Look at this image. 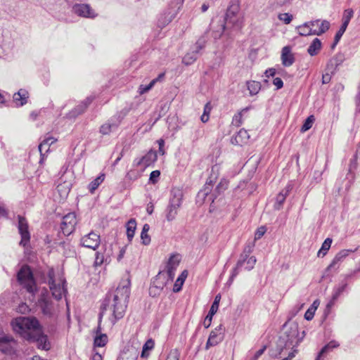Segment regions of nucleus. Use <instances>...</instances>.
Instances as JSON below:
<instances>
[{
	"label": "nucleus",
	"instance_id": "f257e3e1",
	"mask_svg": "<svg viewBox=\"0 0 360 360\" xmlns=\"http://www.w3.org/2000/svg\"><path fill=\"white\" fill-rule=\"evenodd\" d=\"M129 280L124 285H119L113 295H108L101 306L103 313L109 309L112 311L110 321L112 325L122 319L126 311L130 295Z\"/></svg>",
	"mask_w": 360,
	"mask_h": 360
},
{
	"label": "nucleus",
	"instance_id": "f03ea898",
	"mask_svg": "<svg viewBox=\"0 0 360 360\" xmlns=\"http://www.w3.org/2000/svg\"><path fill=\"white\" fill-rule=\"evenodd\" d=\"M304 331L300 335L298 325L296 322H286L283 327V332L280 335L276 348L280 357H283L288 352L297 349L296 347L302 340Z\"/></svg>",
	"mask_w": 360,
	"mask_h": 360
},
{
	"label": "nucleus",
	"instance_id": "7ed1b4c3",
	"mask_svg": "<svg viewBox=\"0 0 360 360\" xmlns=\"http://www.w3.org/2000/svg\"><path fill=\"white\" fill-rule=\"evenodd\" d=\"M11 326L13 330L27 341L42 328L39 320L34 316L17 317L12 321Z\"/></svg>",
	"mask_w": 360,
	"mask_h": 360
},
{
	"label": "nucleus",
	"instance_id": "20e7f679",
	"mask_svg": "<svg viewBox=\"0 0 360 360\" xmlns=\"http://www.w3.org/2000/svg\"><path fill=\"white\" fill-rule=\"evenodd\" d=\"M239 6L238 4H231L226 11L223 20L220 21L219 29L213 30V37L219 38L225 29L233 28L239 30L243 25L242 17L239 13Z\"/></svg>",
	"mask_w": 360,
	"mask_h": 360
},
{
	"label": "nucleus",
	"instance_id": "39448f33",
	"mask_svg": "<svg viewBox=\"0 0 360 360\" xmlns=\"http://www.w3.org/2000/svg\"><path fill=\"white\" fill-rule=\"evenodd\" d=\"M330 28V22L326 20H315L306 22L298 26L297 30L301 36L318 35L325 33Z\"/></svg>",
	"mask_w": 360,
	"mask_h": 360
},
{
	"label": "nucleus",
	"instance_id": "423d86ee",
	"mask_svg": "<svg viewBox=\"0 0 360 360\" xmlns=\"http://www.w3.org/2000/svg\"><path fill=\"white\" fill-rule=\"evenodd\" d=\"M17 279L20 285L26 289L32 297H34L37 291V285L33 274L28 266L24 265L20 268L17 274Z\"/></svg>",
	"mask_w": 360,
	"mask_h": 360
},
{
	"label": "nucleus",
	"instance_id": "0eeeda50",
	"mask_svg": "<svg viewBox=\"0 0 360 360\" xmlns=\"http://www.w3.org/2000/svg\"><path fill=\"white\" fill-rule=\"evenodd\" d=\"M37 305L40 309L44 316L49 319H53L56 316L57 307L51 300L49 292L47 289H43L41 291Z\"/></svg>",
	"mask_w": 360,
	"mask_h": 360
},
{
	"label": "nucleus",
	"instance_id": "6e6552de",
	"mask_svg": "<svg viewBox=\"0 0 360 360\" xmlns=\"http://www.w3.org/2000/svg\"><path fill=\"white\" fill-rule=\"evenodd\" d=\"M183 193L179 188H173L171 191V198L167 208L166 219L171 221L176 218L178 210L181 205Z\"/></svg>",
	"mask_w": 360,
	"mask_h": 360
},
{
	"label": "nucleus",
	"instance_id": "1a4fd4ad",
	"mask_svg": "<svg viewBox=\"0 0 360 360\" xmlns=\"http://www.w3.org/2000/svg\"><path fill=\"white\" fill-rule=\"evenodd\" d=\"M180 262V256L179 255H172L167 264L166 271H160L158 275L157 276L158 279H161L162 277L167 276V280L172 281L174 276L176 268L178 267Z\"/></svg>",
	"mask_w": 360,
	"mask_h": 360
},
{
	"label": "nucleus",
	"instance_id": "9d476101",
	"mask_svg": "<svg viewBox=\"0 0 360 360\" xmlns=\"http://www.w3.org/2000/svg\"><path fill=\"white\" fill-rule=\"evenodd\" d=\"M224 332L225 328L222 324H219L212 330L206 342L205 349H208L210 347L216 346L222 342L224 338Z\"/></svg>",
	"mask_w": 360,
	"mask_h": 360
},
{
	"label": "nucleus",
	"instance_id": "9b49d317",
	"mask_svg": "<svg viewBox=\"0 0 360 360\" xmlns=\"http://www.w3.org/2000/svg\"><path fill=\"white\" fill-rule=\"evenodd\" d=\"M77 224L76 215L73 212H70L65 215L60 224V229L65 236H70L74 231Z\"/></svg>",
	"mask_w": 360,
	"mask_h": 360
},
{
	"label": "nucleus",
	"instance_id": "f8f14e48",
	"mask_svg": "<svg viewBox=\"0 0 360 360\" xmlns=\"http://www.w3.org/2000/svg\"><path fill=\"white\" fill-rule=\"evenodd\" d=\"M255 247V241H250L247 243L244 247L243 252L240 255V258L237 262L236 266L233 269V276H236L241 268L243 266L247 258L250 256V255L253 251Z\"/></svg>",
	"mask_w": 360,
	"mask_h": 360
},
{
	"label": "nucleus",
	"instance_id": "ddd939ff",
	"mask_svg": "<svg viewBox=\"0 0 360 360\" xmlns=\"http://www.w3.org/2000/svg\"><path fill=\"white\" fill-rule=\"evenodd\" d=\"M27 342L37 343V348L40 349L48 351L51 349V344L48 336L43 333L42 328L39 329L33 336H31Z\"/></svg>",
	"mask_w": 360,
	"mask_h": 360
},
{
	"label": "nucleus",
	"instance_id": "4468645a",
	"mask_svg": "<svg viewBox=\"0 0 360 360\" xmlns=\"http://www.w3.org/2000/svg\"><path fill=\"white\" fill-rule=\"evenodd\" d=\"M72 11L77 15L87 18H94L97 16L96 13L89 4H75L72 7Z\"/></svg>",
	"mask_w": 360,
	"mask_h": 360
},
{
	"label": "nucleus",
	"instance_id": "2eb2a0df",
	"mask_svg": "<svg viewBox=\"0 0 360 360\" xmlns=\"http://www.w3.org/2000/svg\"><path fill=\"white\" fill-rule=\"evenodd\" d=\"M18 228L19 233L21 236V240L20 242V245L25 247L30 242V234L28 229L27 221L24 217L21 216H18Z\"/></svg>",
	"mask_w": 360,
	"mask_h": 360
},
{
	"label": "nucleus",
	"instance_id": "dca6fc26",
	"mask_svg": "<svg viewBox=\"0 0 360 360\" xmlns=\"http://www.w3.org/2000/svg\"><path fill=\"white\" fill-rule=\"evenodd\" d=\"M101 243L100 236L95 232H90L81 238V245L85 248L96 250Z\"/></svg>",
	"mask_w": 360,
	"mask_h": 360
},
{
	"label": "nucleus",
	"instance_id": "f3484780",
	"mask_svg": "<svg viewBox=\"0 0 360 360\" xmlns=\"http://www.w3.org/2000/svg\"><path fill=\"white\" fill-rule=\"evenodd\" d=\"M49 285L50 290L51 291L52 296L54 297L55 299L58 300H60L62 298L63 295L65 292V289L64 288L63 283H56V281L53 278V271H50L49 273Z\"/></svg>",
	"mask_w": 360,
	"mask_h": 360
},
{
	"label": "nucleus",
	"instance_id": "a211bd4d",
	"mask_svg": "<svg viewBox=\"0 0 360 360\" xmlns=\"http://www.w3.org/2000/svg\"><path fill=\"white\" fill-rule=\"evenodd\" d=\"M157 153L155 150H150L141 158H136L134 160L133 165L135 167L143 166L144 168L152 165L157 160Z\"/></svg>",
	"mask_w": 360,
	"mask_h": 360
},
{
	"label": "nucleus",
	"instance_id": "6ab92c4d",
	"mask_svg": "<svg viewBox=\"0 0 360 360\" xmlns=\"http://www.w3.org/2000/svg\"><path fill=\"white\" fill-rule=\"evenodd\" d=\"M122 118L120 115H115L111 117L107 122L104 123L100 127V133L103 135H108L111 131L117 129L121 123Z\"/></svg>",
	"mask_w": 360,
	"mask_h": 360
},
{
	"label": "nucleus",
	"instance_id": "aec40b11",
	"mask_svg": "<svg viewBox=\"0 0 360 360\" xmlns=\"http://www.w3.org/2000/svg\"><path fill=\"white\" fill-rule=\"evenodd\" d=\"M176 10L173 8L167 9L163 13L160 15L158 18V25L160 27H164L175 18L176 15Z\"/></svg>",
	"mask_w": 360,
	"mask_h": 360
},
{
	"label": "nucleus",
	"instance_id": "412c9836",
	"mask_svg": "<svg viewBox=\"0 0 360 360\" xmlns=\"http://www.w3.org/2000/svg\"><path fill=\"white\" fill-rule=\"evenodd\" d=\"M345 55L342 53H338L335 55L327 63L326 70L330 73L333 74L335 72L337 68L345 61Z\"/></svg>",
	"mask_w": 360,
	"mask_h": 360
},
{
	"label": "nucleus",
	"instance_id": "4be33fe9",
	"mask_svg": "<svg viewBox=\"0 0 360 360\" xmlns=\"http://www.w3.org/2000/svg\"><path fill=\"white\" fill-rule=\"evenodd\" d=\"M220 299L221 295L219 294L216 295L214 300L210 309V311L203 321V326L205 328H207L210 326L212 317L218 310Z\"/></svg>",
	"mask_w": 360,
	"mask_h": 360
},
{
	"label": "nucleus",
	"instance_id": "5701e85b",
	"mask_svg": "<svg viewBox=\"0 0 360 360\" xmlns=\"http://www.w3.org/2000/svg\"><path fill=\"white\" fill-rule=\"evenodd\" d=\"M292 190V186L288 184L276 197V202L274 207L276 210H279L282 208L283 205L286 199V197L289 195L290 191Z\"/></svg>",
	"mask_w": 360,
	"mask_h": 360
},
{
	"label": "nucleus",
	"instance_id": "b1692460",
	"mask_svg": "<svg viewBox=\"0 0 360 360\" xmlns=\"http://www.w3.org/2000/svg\"><path fill=\"white\" fill-rule=\"evenodd\" d=\"M356 250L357 248H355L354 250L350 249L340 250L335 255L331 263L328 266V269L335 268L336 266L338 265L340 262H342L349 255V253L354 252Z\"/></svg>",
	"mask_w": 360,
	"mask_h": 360
},
{
	"label": "nucleus",
	"instance_id": "393cba45",
	"mask_svg": "<svg viewBox=\"0 0 360 360\" xmlns=\"http://www.w3.org/2000/svg\"><path fill=\"white\" fill-rule=\"evenodd\" d=\"M249 138L250 136L248 131L244 129H241L237 134L231 138V142L232 144L241 146L246 143Z\"/></svg>",
	"mask_w": 360,
	"mask_h": 360
},
{
	"label": "nucleus",
	"instance_id": "a878e982",
	"mask_svg": "<svg viewBox=\"0 0 360 360\" xmlns=\"http://www.w3.org/2000/svg\"><path fill=\"white\" fill-rule=\"evenodd\" d=\"M56 141H57L56 139H55L53 136H49L48 137H46L41 142V143L39 145V147H38L39 150L40 152V155H41V159H40L39 163H41L44 160V154L43 153L44 149L45 150L46 153L48 152L49 150L50 146H51L53 143H54Z\"/></svg>",
	"mask_w": 360,
	"mask_h": 360
},
{
	"label": "nucleus",
	"instance_id": "bb28decb",
	"mask_svg": "<svg viewBox=\"0 0 360 360\" xmlns=\"http://www.w3.org/2000/svg\"><path fill=\"white\" fill-rule=\"evenodd\" d=\"M29 97L28 91L26 89H20L18 92L13 94V101L18 106H22L27 102Z\"/></svg>",
	"mask_w": 360,
	"mask_h": 360
},
{
	"label": "nucleus",
	"instance_id": "cd10ccee",
	"mask_svg": "<svg viewBox=\"0 0 360 360\" xmlns=\"http://www.w3.org/2000/svg\"><path fill=\"white\" fill-rule=\"evenodd\" d=\"M282 64L285 67L292 65L295 61V58L291 53V49L289 46H284L282 49L281 53Z\"/></svg>",
	"mask_w": 360,
	"mask_h": 360
},
{
	"label": "nucleus",
	"instance_id": "c85d7f7f",
	"mask_svg": "<svg viewBox=\"0 0 360 360\" xmlns=\"http://www.w3.org/2000/svg\"><path fill=\"white\" fill-rule=\"evenodd\" d=\"M91 103V99L90 98H87L85 101L77 105L72 111L70 112L69 117H75L77 115L83 113Z\"/></svg>",
	"mask_w": 360,
	"mask_h": 360
},
{
	"label": "nucleus",
	"instance_id": "c756f323",
	"mask_svg": "<svg viewBox=\"0 0 360 360\" xmlns=\"http://www.w3.org/2000/svg\"><path fill=\"white\" fill-rule=\"evenodd\" d=\"M228 181L226 179H221L217 186L214 191L212 193L210 199H212V203L214 202V200L217 199V195L224 193L228 188Z\"/></svg>",
	"mask_w": 360,
	"mask_h": 360
},
{
	"label": "nucleus",
	"instance_id": "7c9ffc66",
	"mask_svg": "<svg viewBox=\"0 0 360 360\" xmlns=\"http://www.w3.org/2000/svg\"><path fill=\"white\" fill-rule=\"evenodd\" d=\"M339 345V343H338L336 341H330L320 350L316 360H322L321 357L323 355L327 354L328 352L331 351L333 349L338 347Z\"/></svg>",
	"mask_w": 360,
	"mask_h": 360
},
{
	"label": "nucleus",
	"instance_id": "2f4dec72",
	"mask_svg": "<svg viewBox=\"0 0 360 360\" xmlns=\"http://www.w3.org/2000/svg\"><path fill=\"white\" fill-rule=\"evenodd\" d=\"M321 49V42L319 39L315 38L307 49V52L311 56L318 54Z\"/></svg>",
	"mask_w": 360,
	"mask_h": 360
},
{
	"label": "nucleus",
	"instance_id": "473e14b6",
	"mask_svg": "<svg viewBox=\"0 0 360 360\" xmlns=\"http://www.w3.org/2000/svg\"><path fill=\"white\" fill-rule=\"evenodd\" d=\"M213 183L214 181L212 179V177L210 176L209 179L206 181L204 188L198 192V197H202L203 199L207 198L212 191Z\"/></svg>",
	"mask_w": 360,
	"mask_h": 360
},
{
	"label": "nucleus",
	"instance_id": "72a5a7b5",
	"mask_svg": "<svg viewBox=\"0 0 360 360\" xmlns=\"http://www.w3.org/2000/svg\"><path fill=\"white\" fill-rule=\"evenodd\" d=\"M250 107H246L245 108H243L237 114L234 115L232 119L231 124L237 127L241 126L243 123V113L247 112L250 110Z\"/></svg>",
	"mask_w": 360,
	"mask_h": 360
},
{
	"label": "nucleus",
	"instance_id": "f704fd0d",
	"mask_svg": "<svg viewBox=\"0 0 360 360\" xmlns=\"http://www.w3.org/2000/svg\"><path fill=\"white\" fill-rule=\"evenodd\" d=\"M136 229V220L134 219H130L127 224V236L129 241H131L134 238Z\"/></svg>",
	"mask_w": 360,
	"mask_h": 360
},
{
	"label": "nucleus",
	"instance_id": "c9c22d12",
	"mask_svg": "<svg viewBox=\"0 0 360 360\" xmlns=\"http://www.w3.org/2000/svg\"><path fill=\"white\" fill-rule=\"evenodd\" d=\"M105 179V174H101L94 180H93L88 186L89 191L91 193H94L98 187L103 182Z\"/></svg>",
	"mask_w": 360,
	"mask_h": 360
},
{
	"label": "nucleus",
	"instance_id": "e433bc0d",
	"mask_svg": "<svg viewBox=\"0 0 360 360\" xmlns=\"http://www.w3.org/2000/svg\"><path fill=\"white\" fill-rule=\"evenodd\" d=\"M207 41V37L206 36V33L201 36L195 42V44L193 46L192 49H193L195 53H200V51L205 47L206 43Z\"/></svg>",
	"mask_w": 360,
	"mask_h": 360
},
{
	"label": "nucleus",
	"instance_id": "4c0bfd02",
	"mask_svg": "<svg viewBox=\"0 0 360 360\" xmlns=\"http://www.w3.org/2000/svg\"><path fill=\"white\" fill-rule=\"evenodd\" d=\"M198 54L199 53H195V51L191 49V51L187 53L183 58V63H184L186 65L193 64L198 58Z\"/></svg>",
	"mask_w": 360,
	"mask_h": 360
},
{
	"label": "nucleus",
	"instance_id": "58836bf2",
	"mask_svg": "<svg viewBox=\"0 0 360 360\" xmlns=\"http://www.w3.org/2000/svg\"><path fill=\"white\" fill-rule=\"evenodd\" d=\"M187 274H188L187 271H184L181 273V274L178 277L177 280L176 281V282L174 285V288H173V291L174 292H179L181 290L182 285L187 277Z\"/></svg>",
	"mask_w": 360,
	"mask_h": 360
},
{
	"label": "nucleus",
	"instance_id": "ea45409f",
	"mask_svg": "<svg viewBox=\"0 0 360 360\" xmlns=\"http://www.w3.org/2000/svg\"><path fill=\"white\" fill-rule=\"evenodd\" d=\"M347 285L345 283L334 288L332 295V298L329 304H333L335 302V300L339 297V296L345 291V290L347 288Z\"/></svg>",
	"mask_w": 360,
	"mask_h": 360
},
{
	"label": "nucleus",
	"instance_id": "a19ab883",
	"mask_svg": "<svg viewBox=\"0 0 360 360\" xmlns=\"http://www.w3.org/2000/svg\"><path fill=\"white\" fill-rule=\"evenodd\" d=\"M333 240L330 238H327L322 243L321 249L318 252V257H323L326 255L327 252L330 248Z\"/></svg>",
	"mask_w": 360,
	"mask_h": 360
},
{
	"label": "nucleus",
	"instance_id": "79ce46f5",
	"mask_svg": "<svg viewBox=\"0 0 360 360\" xmlns=\"http://www.w3.org/2000/svg\"><path fill=\"white\" fill-rule=\"evenodd\" d=\"M247 86L251 96L256 95L261 89V84L256 81L248 82Z\"/></svg>",
	"mask_w": 360,
	"mask_h": 360
},
{
	"label": "nucleus",
	"instance_id": "37998d69",
	"mask_svg": "<svg viewBox=\"0 0 360 360\" xmlns=\"http://www.w3.org/2000/svg\"><path fill=\"white\" fill-rule=\"evenodd\" d=\"M150 229V226L148 224H145L143 226L141 233V239L142 240V243L145 245H148L150 243V238L148 234V232Z\"/></svg>",
	"mask_w": 360,
	"mask_h": 360
},
{
	"label": "nucleus",
	"instance_id": "c03bdc74",
	"mask_svg": "<svg viewBox=\"0 0 360 360\" xmlns=\"http://www.w3.org/2000/svg\"><path fill=\"white\" fill-rule=\"evenodd\" d=\"M108 342V336L105 334L100 333L94 338V345L96 347H104Z\"/></svg>",
	"mask_w": 360,
	"mask_h": 360
},
{
	"label": "nucleus",
	"instance_id": "a18cd8bd",
	"mask_svg": "<svg viewBox=\"0 0 360 360\" xmlns=\"http://www.w3.org/2000/svg\"><path fill=\"white\" fill-rule=\"evenodd\" d=\"M347 27V26H346L345 25H341L340 28L339 29V30L336 32V34L335 35L334 42L332 45V49H333L337 45V44L339 42L342 36L345 33Z\"/></svg>",
	"mask_w": 360,
	"mask_h": 360
},
{
	"label": "nucleus",
	"instance_id": "49530a36",
	"mask_svg": "<svg viewBox=\"0 0 360 360\" xmlns=\"http://www.w3.org/2000/svg\"><path fill=\"white\" fill-rule=\"evenodd\" d=\"M354 15V11L352 9L349 8L344 11L343 16H342V24L346 26H348L350 20L352 18Z\"/></svg>",
	"mask_w": 360,
	"mask_h": 360
},
{
	"label": "nucleus",
	"instance_id": "de8ad7c7",
	"mask_svg": "<svg viewBox=\"0 0 360 360\" xmlns=\"http://www.w3.org/2000/svg\"><path fill=\"white\" fill-rule=\"evenodd\" d=\"M315 121V118L314 115H309L304 121L303 125L302 126L301 131L304 132L309 129L311 128L314 122Z\"/></svg>",
	"mask_w": 360,
	"mask_h": 360
},
{
	"label": "nucleus",
	"instance_id": "09e8293b",
	"mask_svg": "<svg viewBox=\"0 0 360 360\" xmlns=\"http://www.w3.org/2000/svg\"><path fill=\"white\" fill-rule=\"evenodd\" d=\"M256 262H257V260H256V258L255 256H251V257L249 256L244 263V264H246V265L245 266V269L247 271L252 270L254 268Z\"/></svg>",
	"mask_w": 360,
	"mask_h": 360
},
{
	"label": "nucleus",
	"instance_id": "8fccbe9b",
	"mask_svg": "<svg viewBox=\"0 0 360 360\" xmlns=\"http://www.w3.org/2000/svg\"><path fill=\"white\" fill-rule=\"evenodd\" d=\"M155 84V80H152L148 85H141L139 88L140 94H143L150 90Z\"/></svg>",
	"mask_w": 360,
	"mask_h": 360
},
{
	"label": "nucleus",
	"instance_id": "3c124183",
	"mask_svg": "<svg viewBox=\"0 0 360 360\" xmlns=\"http://www.w3.org/2000/svg\"><path fill=\"white\" fill-rule=\"evenodd\" d=\"M180 353L178 349H174L169 352L166 360H179Z\"/></svg>",
	"mask_w": 360,
	"mask_h": 360
},
{
	"label": "nucleus",
	"instance_id": "603ef678",
	"mask_svg": "<svg viewBox=\"0 0 360 360\" xmlns=\"http://www.w3.org/2000/svg\"><path fill=\"white\" fill-rule=\"evenodd\" d=\"M278 19L285 24H289L292 20V15L288 13H281L278 15Z\"/></svg>",
	"mask_w": 360,
	"mask_h": 360
},
{
	"label": "nucleus",
	"instance_id": "864d4df0",
	"mask_svg": "<svg viewBox=\"0 0 360 360\" xmlns=\"http://www.w3.org/2000/svg\"><path fill=\"white\" fill-rule=\"evenodd\" d=\"M316 307H309L304 314V319L307 321H310L314 318Z\"/></svg>",
	"mask_w": 360,
	"mask_h": 360
},
{
	"label": "nucleus",
	"instance_id": "5fc2aeb1",
	"mask_svg": "<svg viewBox=\"0 0 360 360\" xmlns=\"http://www.w3.org/2000/svg\"><path fill=\"white\" fill-rule=\"evenodd\" d=\"M160 175V172L159 170H154L150 174L149 181L152 184H155L158 182V179Z\"/></svg>",
	"mask_w": 360,
	"mask_h": 360
},
{
	"label": "nucleus",
	"instance_id": "6e6d98bb",
	"mask_svg": "<svg viewBox=\"0 0 360 360\" xmlns=\"http://www.w3.org/2000/svg\"><path fill=\"white\" fill-rule=\"evenodd\" d=\"M104 262V255L101 252H96L94 261L96 266H101Z\"/></svg>",
	"mask_w": 360,
	"mask_h": 360
},
{
	"label": "nucleus",
	"instance_id": "4d7b16f0",
	"mask_svg": "<svg viewBox=\"0 0 360 360\" xmlns=\"http://www.w3.org/2000/svg\"><path fill=\"white\" fill-rule=\"evenodd\" d=\"M266 228L264 226H261L258 228L255 233V240L260 239L265 233Z\"/></svg>",
	"mask_w": 360,
	"mask_h": 360
},
{
	"label": "nucleus",
	"instance_id": "13d9d810",
	"mask_svg": "<svg viewBox=\"0 0 360 360\" xmlns=\"http://www.w3.org/2000/svg\"><path fill=\"white\" fill-rule=\"evenodd\" d=\"M140 175L134 170H131L127 172L126 177L130 180H136L137 179Z\"/></svg>",
	"mask_w": 360,
	"mask_h": 360
},
{
	"label": "nucleus",
	"instance_id": "bf43d9fd",
	"mask_svg": "<svg viewBox=\"0 0 360 360\" xmlns=\"http://www.w3.org/2000/svg\"><path fill=\"white\" fill-rule=\"evenodd\" d=\"M273 84L276 86V89H280L283 86V82L280 77L274 78Z\"/></svg>",
	"mask_w": 360,
	"mask_h": 360
},
{
	"label": "nucleus",
	"instance_id": "052dcab7",
	"mask_svg": "<svg viewBox=\"0 0 360 360\" xmlns=\"http://www.w3.org/2000/svg\"><path fill=\"white\" fill-rule=\"evenodd\" d=\"M266 349V346H264L262 348L259 349L258 351L255 352L252 360H257L264 352Z\"/></svg>",
	"mask_w": 360,
	"mask_h": 360
},
{
	"label": "nucleus",
	"instance_id": "680f3d73",
	"mask_svg": "<svg viewBox=\"0 0 360 360\" xmlns=\"http://www.w3.org/2000/svg\"><path fill=\"white\" fill-rule=\"evenodd\" d=\"M104 315V313L103 311H100L99 314H98V327H97V329H96V333L97 335H99L100 333H101V321H102V319H103V316Z\"/></svg>",
	"mask_w": 360,
	"mask_h": 360
},
{
	"label": "nucleus",
	"instance_id": "e2e57ef3",
	"mask_svg": "<svg viewBox=\"0 0 360 360\" xmlns=\"http://www.w3.org/2000/svg\"><path fill=\"white\" fill-rule=\"evenodd\" d=\"M276 73V69L269 68L265 71L264 75H265L266 77L269 78L270 77H274Z\"/></svg>",
	"mask_w": 360,
	"mask_h": 360
},
{
	"label": "nucleus",
	"instance_id": "0e129e2a",
	"mask_svg": "<svg viewBox=\"0 0 360 360\" xmlns=\"http://www.w3.org/2000/svg\"><path fill=\"white\" fill-rule=\"evenodd\" d=\"M329 72H330L323 75V76H322V83L323 84H328L330 82V81L331 79V76Z\"/></svg>",
	"mask_w": 360,
	"mask_h": 360
},
{
	"label": "nucleus",
	"instance_id": "69168bd1",
	"mask_svg": "<svg viewBox=\"0 0 360 360\" xmlns=\"http://www.w3.org/2000/svg\"><path fill=\"white\" fill-rule=\"evenodd\" d=\"M8 212L4 204H0V218L7 217Z\"/></svg>",
	"mask_w": 360,
	"mask_h": 360
},
{
	"label": "nucleus",
	"instance_id": "338daca9",
	"mask_svg": "<svg viewBox=\"0 0 360 360\" xmlns=\"http://www.w3.org/2000/svg\"><path fill=\"white\" fill-rule=\"evenodd\" d=\"M297 352V349H294L293 351L288 352V356L283 357L282 360H291L295 355V353Z\"/></svg>",
	"mask_w": 360,
	"mask_h": 360
},
{
	"label": "nucleus",
	"instance_id": "774afa93",
	"mask_svg": "<svg viewBox=\"0 0 360 360\" xmlns=\"http://www.w3.org/2000/svg\"><path fill=\"white\" fill-rule=\"evenodd\" d=\"M212 110V106L210 102L207 103L204 107V112L203 114H206L210 116V113Z\"/></svg>",
	"mask_w": 360,
	"mask_h": 360
}]
</instances>
